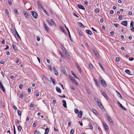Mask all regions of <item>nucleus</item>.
Listing matches in <instances>:
<instances>
[{
    "label": "nucleus",
    "mask_w": 134,
    "mask_h": 134,
    "mask_svg": "<svg viewBox=\"0 0 134 134\" xmlns=\"http://www.w3.org/2000/svg\"><path fill=\"white\" fill-rule=\"evenodd\" d=\"M12 32L13 35L17 39H19V38H20L19 35L15 29H13Z\"/></svg>",
    "instance_id": "1"
},
{
    "label": "nucleus",
    "mask_w": 134,
    "mask_h": 134,
    "mask_svg": "<svg viewBox=\"0 0 134 134\" xmlns=\"http://www.w3.org/2000/svg\"><path fill=\"white\" fill-rule=\"evenodd\" d=\"M30 12L34 18L36 19L37 18L38 14L36 12L34 11H31Z\"/></svg>",
    "instance_id": "2"
},
{
    "label": "nucleus",
    "mask_w": 134,
    "mask_h": 134,
    "mask_svg": "<svg viewBox=\"0 0 134 134\" xmlns=\"http://www.w3.org/2000/svg\"><path fill=\"white\" fill-rule=\"evenodd\" d=\"M69 77L72 81L74 83L76 84V85L77 84V83L76 81L72 76L70 75L69 76Z\"/></svg>",
    "instance_id": "3"
},
{
    "label": "nucleus",
    "mask_w": 134,
    "mask_h": 134,
    "mask_svg": "<svg viewBox=\"0 0 134 134\" xmlns=\"http://www.w3.org/2000/svg\"><path fill=\"white\" fill-rule=\"evenodd\" d=\"M47 21L48 24L51 26H52L53 25H54L55 24V22L52 19H51V22L48 20H47Z\"/></svg>",
    "instance_id": "4"
},
{
    "label": "nucleus",
    "mask_w": 134,
    "mask_h": 134,
    "mask_svg": "<svg viewBox=\"0 0 134 134\" xmlns=\"http://www.w3.org/2000/svg\"><path fill=\"white\" fill-rule=\"evenodd\" d=\"M100 81L101 82L102 85L104 87H106L107 85L105 81L103 79H102Z\"/></svg>",
    "instance_id": "5"
},
{
    "label": "nucleus",
    "mask_w": 134,
    "mask_h": 134,
    "mask_svg": "<svg viewBox=\"0 0 134 134\" xmlns=\"http://www.w3.org/2000/svg\"><path fill=\"white\" fill-rule=\"evenodd\" d=\"M37 4L39 8L40 9H41L43 10V9H44V8L39 1H38L37 2Z\"/></svg>",
    "instance_id": "6"
},
{
    "label": "nucleus",
    "mask_w": 134,
    "mask_h": 134,
    "mask_svg": "<svg viewBox=\"0 0 134 134\" xmlns=\"http://www.w3.org/2000/svg\"><path fill=\"white\" fill-rule=\"evenodd\" d=\"M107 118L111 124H113V122L110 116L108 115L107 116Z\"/></svg>",
    "instance_id": "7"
},
{
    "label": "nucleus",
    "mask_w": 134,
    "mask_h": 134,
    "mask_svg": "<svg viewBox=\"0 0 134 134\" xmlns=\"http://www.w3.org/2000/svg\"><path fill=\"white\" fill-rule=\"evenodd\" d=\"M86 31L88 34L90 35H93L92 32L89 30H86Z\"/></svg>",
    "instance_id": "8"
},
{
    "label": "nucleus",
    "mask_w": 134,
    "mask_h": 134,
    "mask_svg": "<svg viewBox=\"0 0 134 134\" xmlns=\"http://www.w3.org/2000/svg\"><path fill=\"white\" fill-rule=\"evenodd\" d=\"M61 70L62 72H63L64 74L66 75V73L65 70L63 67L61 68Z\"/></svg>",
    "instance_id": "9"
},
{
    "label": "nucleus",
    "mask_w": 134,
    "mask_h": 134,
    "mask_svg": "<svg viewBox=\"0 0 134 134\" xmlns=\"http://www.w3.org/2000/svg\"><path fill=\"white\" fill-rule=\"evenodd\" d=\"M127 22L126 21H123L121 23V24L125 26H127Z\"/></svg>",
    "instance_id": "10"
},
{
    "label": "nucleus",
    "mask_w": 134,
    "mask_h": 134,
    "mask_svg": "<svg viewBox=\"0 0 134 134\" xmlns=\"http://www.w3.org/2000/svg\"><path fill=\"white\" fill-rule=\"evenodd\" d=\"M78 7L79 8L85 10V8L81 4H78L77 5Z\"/></svg>",
    "instance_id": "11"
},
{
    "label": "nucleus",
    "mask_w": 134,
    "mask_h": 134,
    "mask_svg": "<svg viewBox=\"0 0 134 134\" xmlns=\"http://www.w3.org/2000/svg\"><path fill=\"white\" fill-rule=\"evenodd\" d=\"M103 127L104 129L105 130H108V127L107 126V125L104 122H103Z\"/></svg>",
    "instance_id": "12"
},
{
    "label": "nucleus",
    "mask_w": 134,
    "mask_h": 134,
    "mask_svg": "<svg viewBox=\"0 0 134 134\" xmlns=\"http://www.w3.org/2000/svg\"><path fill=\"white\" fill-rule=\"evenodd\" d=\"M97 102L98 104L99 107L101 109L103 108V107L101 103L100 102H99L98 101H97Z\"/></svg>",
    "instance_id": "13"
},
{
    "label": "nucleus",
    "mask_w": 134,
    "mask_h": 134,
    "mask_svg": "<svg viewBox=\"0 0 134 134\" xmlns=\"http://www.w3.org/2000/svg\"><path fill=\"white\" fill-rule=\"evenodd\" d=\"M43 26L45 28V30H46V31H48L49 30V28L47 26L46 24L44 23H43Z\"/></svg>",
    "instance_id": "14"
},
{
    "label": "nucleus",
    "mask_w": 134,
    "mask_h": 134,
    "mask_svg": "<svg viewBox=\"0 0 134 134\" xmlns=\"http://www.w3.org/2000/svg\"><path fill=\"white\" fill-rule=\"evenodd\" d=\"M62 50L63 53L66 52V50L64 46L62 45V47L61 48Z\"/></svg>",
    "instance_id": "15"
},
{
    "label": "nucleus",
    "mask_w": 134,
    "mask_h": 134,
    "mask_svg": "<svg viewBox=\"0 0 134 134\" xmlns=\"http://www.w3.org/2000/svg\"><path fill=\"white\" fill-rule=\"evenodd\" d=\"M51 81L52 82L54 85H55L56 84V83L55 80L52 77H50Z\"/></svg>",
    "instance_id": "16"
},
{
    "label": "nucleus",
    "mask_w": 134,
    "mask_h": 134,
    "mask_svg": "<svg viewBox=\"0 0 134 134\" xmlns=\"http://www.w3.org/2000/svg\"><path fill=\"white\" fill-rule=\"evenodd\" d=\"M62 102L63 103V105L64 107L66 108H67L66 101L65 100H63Z\"/></svg>",
    "instance_id": "17"
},
{
    "label": "nucleus",
    "mask_w": 134,
    "mask_h": 134,
    "mask_svg": "<svg viewBox=\"0 0 134 134\" xmlns=\"http://www.w3.org/2000/svg\"><path fill=\"white\" fill-rule=\"evenodd\" d=\"M82 112L81 111H80L78 113V116L80 118H81L82 117Z\"/></svg>",
    "instance_id": "18"
},
{
    "label": "nucleus",
    "mask_w": 134,
    "mask_h": 134,
    "mask_svg": "<svg viewBox=\"0 0 134 134\" xmlns=\"http://www.w3.org/2000/svg\"><path fill=\"white\" fill-rule=\"evenodd\" d=\"M24 15L25 17L27 19H29L30 18L29 15L27 12H26L25 13Z\"/></svg>",
    "instance_id": "19"
},
{
    "label": "nucleus",
    "mask_w": 134,
    "mask_h": 134,
    "mask_svg": "<svg viewBox=\"0 0 134 134\" xmlns=\"http://www.w3.org/2000/svg\"><path fill=\"white\" fill-rule=\"evenodd\" d=\"M101 94L106 98H108V97L107 95L105 94V93L104 92H103L102 91L101 92Z\"/></svg>",
    "instance_id": "20"
},
{
    "label": "nucleus",
    "mask_w": 134,
    "mask_h": 134,
    "mask_svg": "<svg viewBox=\"0 0 134 134\" xmlns=\"http://www.w3.org/2000/svg\"><path fill=\"white\" fill-rule=\"evenodd\" d=\"M56 89L57 92H58L59 93H61L62 92L61 90H60V88L58 87H56Z\"/></svg>",
    "instance_id": "21"
},
{
    "label": "nucleus",
    "mask_w": 134,
    "mask_h": 134,
    "mask_svg": "<svg viewBox=\"0 0 134 134\" xmlns=\"http://www.w3.org/2000/svg\"><path fill=\"white\" fill-rule=\"evenodd\" d=\"M125 72L129 75H132L130 73H131V71L129 70L126 69L125 71Z\"/></svg>",
    "instance_id": "22"
},
{
    "label": "nucleus",
    "mask_w": 134,
    "mask_h": 134,
    "mask_svg": "<svg viewBox=\"0 0 134 134\" xmlns=\"http://www.w3.org/2000/svg\"><path fill=\"white\" fill-rule=\"evenodd\" d=\"M79 25L81 27L84 28L85 27L81 23L78 22Z\"/></svg>",
    "instance_id": "23"
},
{
    "label": "nucleus",
    "mask_w": 134,
    "mask_h": 134,
    "mask_svg": "<svg viewBox=\"0 0 134 134\" xmlns=\"http://www.w3.org/2000/svg\"><path fill=\"white\" fill-rule=\"evenodd\" d=\"M49 130L48 128H46L45 129V132L44 134H48Z\"/></svg>",
    "instance_id": "24"
},
{
    "label": "nucleus",
    "mask_w": 134,
    "mask_h": 134,
    "mask_svg": "<svg viewBox=\"0 0 134 134\" xmlns=\"http://www.w3.org/2000/svg\"><path fill=\"white\" fill-rule=\"evenodd\" d=\"M78 32L79 33V35L80 36H82V32L79 29H78Z\"/></svg>",
    "instance_id": "25"
},
{
    "label": "nucleus",
    "mask_w": 134,
    "mask_h": 134,
    "mask_svg": "<svg viewBox=\"0 0 134 134\" xmlns=\"http://www.w3.org/2000/svg\"><path fill=\"white\" fill-rule=\"evenodd\" d=\"M43 10V11L48 16H49V15L48 13V12H47V11L45 9H44V8Z\"/></svg>",
    "instance_id": "26"
},
{
    "label": "nucleus",
    "mask_w": 134,
    "mask_h": 134,
    "mask_svg": "<svg viewBox=\"0 0 134 134\" xmlns=\"http://www.w3.org/2000/svg\"><path fill=\"white\" fill-rule=\"evenodd\" d=\"M71 73L72 75L74 77L76 78L79 79V78L76 76V75L74 74V72L72 71H71Z\"/></svg>",
    "instance_id": "27"
},
{
    "label": "nucleus",
    "mask_w": 134,
    "mask_h": 134,
    "mask_svg": "<svg viewBox=\"0 0 134 134\" xmlns=\"http://www.w3.org/2000/svg\"><path fill=\"white\" fill-rule=\"evenodd\" d=\"M12 46L13 47V48L16 51L17 50V48L16 47V45H14L13 44V43L12 44Z\"/></svg>",
    "instance_id": "28"
},
{
    "label": "nucleus",
    "mask_w": 134,
    "mask_h": 134,
    "mask_svg": "<svg viewBox=\"0 0 134 134\" xmlns=\"http://www.w3.org/2000/svg\"><path fill=\"white\" fill-rule=\"evenodd\" d=\"M1 88V90L3 92H5V88L3 87V86L2 87H0Z\"/></svg>",
    "instance_id": "29"
},
{
    "label": "nucleus",
    "mask_w": 134,
    "mask_h": 134,
    "mask_svg": "<svg viewBox=\"0 0 134 134\" xmlns=\"http://www.w3.org/2000/svg\"><path fill=\"white\" fill-rule=\"evenodd\" d=\"M59 54L61 55V57H62L64 58H65L64 56L63 55V54L62 53V52L60 51H59Z\"/></svg>",
    "instance_id": "30"
},
{
    "label": "nucleus",
    "mask_w": 134,
    "mask_h": 134,
    "mask_svg": "<svg viewBox=\"0 0 134 134\" xmlns=\"http://www.w3.org/2000/svg\"><path fill=\"white\" fill-rule=\"evenodd\" d=\"M34 134H40V132L38 130L34 131Z\"/></svg>",
    "instance_id": "31"
},
{
    "label": "nucleus",
    "mask_w": 134,
    "mask_h": 134,
    "mask_svg": "<svg viewBox=\"0 0 134 134\" xmlns=\"http://www.w3.org/2000/svg\"><path fill=\"white\" fill-rule=\"evenodd\" d=\"M92 110L93 111V113L95 114H97V115L98 113L96 111V110L94 109H92Z\"/></svg>",
    "instance_id": "32"
},
{
    "label": "nucleus",
    "mask_w": 134,
    "mask_h": 134,
    "mask_svg": "<svg viewBox=\"0 0 134 134\" xmlns=\"http://www.w3.org/2000/svg\"><path fill=\"white\" fill-rule=\"evenodd\" d=\"M117 95H118V96H119V97H120V98L121 99H122V97L121 95L120 94L118 91H117Z\"/></svg>",
    "instance_id": "33"
},
{
    "label": "nucleus",
    "mask_w": 134,
    "mask_h": 134,
    "mask_svg": "<svg viewBox=\"0 0 134 134\" xmlns=\"http://www.w3.org/2000/svg\"><path fill=\"white\" fill-rule=\"evenodd\" d=\"M5 12L7 15L8 17L9 16V12L8 10L7 9H6L5 10Z\"/></svg>",
    "instance_id": "34"
},
{
    "label": "nucleus",
    "mask_w": 134,
    "mask_h": 134,
    "mask_svg": "<svg viewBox=\"0 0 134 134\" xmlns=\"http://www.w3.org/2000/svg\"><path fill=\"white\" fill-rule=\"evenodd\" d=\"M60 28L61 30L63 32H65L66 33V32L65 31L63 27H60Z\"/></svg>",
    "instance_id": "35"
},
{
    "label": "nucleus",
    "mask_w": 134,
    "mask_h": 134,
    "mask_svg": "<svg viewBox=\"0 0 134 134\" xmlns=\"http://www.w3.org/2000/svg\"><path fill=\"white\" fill-rule=\"evenodd\" d=\"M88 126L90 127V128L91 129H93V127L92 125L90 123H89Z\"/></svg>",
    "instance_id": "36"
},
{
    "label": "nucleus",
    "mask_w": 134,
    "mask_h": 134,
    "mask_svg": "<svg viewBox=\"0 0 134 134\" xmlns=\"http://www.w3.org/2000/svg\"><path fill=\"white\" fill-rule=\"evenodd\" d=\"M8 3L11 6L13 4L11 0H8Z\"/></svg>",
    "instance_id": "37"
},
{
    "label": "nucleus",
    "mask_w": 134,
    "mask_h": 134,
    "mask_svg": "<svg viewBox=\"0 0 134 134\" xmlns=\"http://www.w3.org/2000/svg\"><path fill=\"white\" fill-rule=\"evenodd\" d=\"M14 12L17 14L18 15L19 14V13L18 10L16 9H14Z\"/></svg>",
    "instance_id": "38"
},
{
    "label": "nucleus",
    "mask_w": 134,
    "mask_h": 134,
    "mask_svg": "<svg viewBox=\"0 0 134 134\" xmlns=\"http://www.w3.org/2000/svg\"><path fill=\"white\" fill-rule=\"evenodd\" d=\"M18 130L19 131H20L22 129V127L21 126H19L18 127Z\"/></svg>",
    "instance_id": "39"
},
{
    "label": "nucleus",
    "mask_w": 134,
    "mask_h": 134,
    "mask_svg": "<svg viewBox=\"0 0 134 134\" xmlns=\"http://www.w3.org/2000/svg\"><path fill=\"white\" fill-rule=\"evenodd\" d=\"M18 115L19 116H21V111L19 110H18Z\"/></svg>",
    "instance_id": "40"
},
{
    "label": "nucleus",
    "mask_w": 134,
    "mask_h": 134,
    "mask_svg": "<svg viewBox=\"0 0 134 134\" xmlns=\"http://www.w3.org/2000/svg\"><path fill=\"white\" fill-rule=\"evenodd\" d=\"M54 72V74L55 75H56L57 76H58L59 75V74L57 70Z\"/></svg>",
    "instance_id": "41"
},
{
    "label": "nucleus",
    "mask_w": 134,
    "mask_h": 134,
    "mask_svg": "<svg viewBox=\"0 0 134 134\" xmlns=\"http://www.w3.org/2000/svg\"><path fill=\"white\" fill-rule=\"evenodd\" d=\"M89 67L91 69H93V65L91 63H89Z\"/></svg>",
    "instance_id": "42"
},
{
    "label": "nucleus",
    "mask_w": 134,
    "mask_h": 134,
    "mask_svg": "<svg viewBox=\"0 0 134 134\" xmlns=\"http://www.w3.org/2000/svg\"><path fill=\"white\" fill-rule=\"evenodd\" d=\"M99 66H100V67L101 68V69L103 70H104V69L102 67V65L100 63H98Z\"/></svg>",
    "instance_id": "43"
},
{
    "label": "nucleus",
    "mask_w": 134,
    "mask_h": 134,
    "mask_svg": "<svg viewBox=\"0 0 134 134\" xmlns=\"http://www.w3.org/2000/svg\"><path fill=\"white\" fill-rule=\"evenodd\" d=\"M37 125V123L36 122H34L33 125V127H36Z\"/></svg>",
    "instance_id": "44"
},
{
    "label": "nucleus",
    "mask_w": 134,
    "mask_h": 134,
    "mask_svg": "<svg viewBox=\"0 0 134 134\" xmlns=\"http://www.w3.org/2000/svg\"><path fill=\"white\" fill-rule=\"evenodd\" d=\"M75 112L76 114H77L78 113H79V111L78 109H75Z\"/></svg>",
    "instance_id": "45"
},
{
    "label": "nucleus",
    "mask_w": 134,
    "mask_h": 134,
    "mask_svg": "<svg viewBox=\"0 0 134 134\" xmlns=\"http://www.w3.org/2000/svg\"><path fill=\"white\" fill-rule=\"evenodd\" d=\"M94 54H95V55H96V56H97L98 58V52L97 51H94Z\"/></svg>",
    "instance_id": "46"
},
{
    "label": "nucleus",
    "mask_w": 134,
    "mask_h": 134,
    "mask_svg": "<svg viewBox=\"0 0 134 134\" xmlns=\"http://www.w3.org/2000/svg\"><path fill=\"white\" fill-rule=\"evenodd\" d=\"M48 68L51 71L52 70V67L51 66L49 65V66H48Z\"/></svg>",
    "instance_id": "47"
},
{
    "label": "nucleus",
    "mask_w": 134,
    "mask_h": 134,
    "mask_svg": "<svg viewBox=\"0 0 134 134\" xmlns=\"http://www.w3.org/2000/svg\"><path fill=\"white\" fill-rule=\"evenodd\" d=\"M74 132V130L73 129H71L70 131V133L71 134H73Z\"/></svg>",
    "instance_id": "48"
},
{
    "label": "nucleus",
    "mask_w": 134,
    "mask_h": 134,
    "mask_svg": "<svg viewBox=\"0 0 134 134\" xmlns=\"http://www.w3.org/2000/svg\"><path fill=\"white\" fill-rule=\"evenodd\" d=\"M0 63L2 64H4L5 63V62L3 59H2L0 61Z\"/></svg>",
    "instance_id": "49"
},
{
    "label": "nucleus",
    "mask_w": 134,
    "mask_h": 134,
    "mask_svg": "<svg viewBox=\"0 0 134 134\" xmlns=\"http://www.w3.org/2000/svg\"><path fill=\"white\" fill-rule=\"evenodd\" d=\"M114 25L116 27H117L119 25V24H114Z\"/></svg>",
    "instance_id": "50"
},
{
    "label": "nucleus",
    "mask_w": 134,
    "mask_h": 134,
    "mask_svg": "<svg viewBox=\"0 0 134 134\" xmlns=\"http://www.w3.org/2000/svg\"><path fill=\"white\" fill-rule=\"evenodd\" d=\"M133 21H132L130 23V26L131 27H133Z\"/></svg>",
    "instance_id": "51"
},
{
    "label": "nucleus",
    "mask_w": 134,
    "mask_h": 134,
    "mask_svg": "<svg viewBox=\"0 0 134 134\" xmlns=\"http://www.w3.org/2000/svg\"><path fill=\"white\" fill-rule=\"evenodd\" d=\"M59 97L61 98H65V96L64 94H63V96L59 95Z\"/></svg>",
    "instance_id": "52"
},
{
    "label": "nucleus",
    "mask_w": 134,
    "mask_h": 134,
    "mask_svg": "<svg viewBox=\"0 0 134 134\" xmlns=\"http://www.w3.org/2000/svg\"><path fill=\"white\" fill-rule=\"evenodd\" d=\"M31 89L30 88H29L28 89V92L29 94H30L31 92Z\"/></svg>",
    "instance_id": "53"
},
{
    "label": "nucleus",
    "mask_w": 134,
    "mask_h": 134,
    "mask_svg": "<svg viewBox=\"0 0 134 134\" xmlns=\"http://www.w3.org/2000/svg\"><path fill=\"white\" fill-rule=\"evenodd\" d=\"M95 12L96 13H98V12H99V10L98 9H96L95 10Z\"/></svg>",
    "instance_id": "54"
},
{
    "label": "nucleus",
    "mask_w": 134,
    "mask_h": 134,
    "mask_svg": "<svg viewBox=\"0 0 134 134\" xmlns=\"http://www.w3.org/2000/svg\"><path fill=\"white\" fill-rule=\"evenodd\" d=\"M19 88L20 89H22L23 87V85L22 84H20L19 86Z\"/></svg>",
    "instance_id": "55"
},
{
    "label": "nucleus",
    "mask_w": 134,
    "mask_h": 134,
    "mask_svg": "<svg viewBox=\"0 0 134 134\" xmlns=\"http://www.w3.org/2000/svg\"><path fill=\"white\" fill-rule=\"evenodd\" d=\"M37 40L39 41H40V38L38 36H37Z\"/></svg>",
    "instance_id": "56"
},
{
    "label": "nucleus",
    "mask_w": 134,
    "mask_h": 134,
    "mask_svg": "<svg viewBox=\"0 0 134 134\" xmlns=\"http://www.w3.org/2000/svg\"><path fill=\"white\" fill-rule=\"evenodd\" d=\"M23 95L24 94H21L20 96V98H23Z\"/></svg>",
    "instance_id": "57"
},
{
    "label": "nucleus",
    "mask_w": 134,
    "mask_h": 134,
    "mask_svg": "<svg viewBox=\"0 0 134 134\" xmlns=\"http://www.w3.org/2000/svg\"><path fill=\"white\" fill-rule=\"evenodd\" d=\"M116 60L117 62H119L120 60L119 58L118 57H117L116 58Z\"/></svg>",
    "instance_id": "58"
},
{
    "label": "nucleus",
    "mask_w": 134,
    "mask_h": 134,
    "mask_svg": "<svg viewBox=\"0 0 134 134\" xmlns=\"http://www.w3.org/2000/svg\"><path fill=\"white\" fill-rule=\"evenodd\" d=\"M73 15H74L76 17H77V18H79V16L77 15L75 13H73Z\"/></svg>",
    "instance_id": "59"
},
{
    "label": "nucleus",
    "mask_w": 134,
    "mask_h": 134,
    "mask_svg": "<svg viewBox=\"0 0 134 134\" xmlns=\"http://www.w3.org/2000/svg\"><path fill=\"white\" fill-rule=\"evenodd\" d=\"M118 104L119 105V106L120 107H121L122 106V105L121 103H120L119 102H118Z\"/></svg>",
    "instance_id": "60"
},
{
    "label": "nucleus",
    "mask_w": 134,
    "mask_h": 134,
    "mask_svg": "<svg viewBox=\"0 0 134 134\" xmlns=\"http://www.w3.org/2000/svg\"><path fill=\"white\" fill-rule=\"evenodd\" d=\"M121 108L122 109L125 110H126V109L123 106H122Z\"/></svg>",
    "instance_id": "61"
},
{
    "label": "nucleus",
    "mask_w": 134,
    "mask_h": 134,
    "mask_svg": "<svg viewBox=\"0 0 134 134\" xmlns=\"http://www.w3.org/2000/svg\"><path fill=\"white\" fill-rule=\"evenodd\" d=\"M2 82L1 80H0V87L3 86V85L2 84Z\"/></svg>",
    "instance_id": "62"
},
{
    "label": "nucleus",
    "mask_w": 134,
    "mask_h": 134,
    "mask_svg": "<svg viewBox=\"0 0 134 134\" xmlns=\"http://www.w3.org/2000/svg\"><path fill=\"white\" fill-rule=\"evenodd\" d=\"M118 18H119V20H121L122 19V16L120 15L119 16Z\"/></svg>",
    "instance_id": "63"
},
{
    "label": "nucleus",
    "mask_w": 134,
    "mask_h": 134,
    "mask_svg": "<svg viewBox=\"0 0 134 134\" xmlns=\"http://www.w3.org/2000/svg\"><path fill=\"white\" fill-rule=\"evenodd\" d=\"M129 60L130 61H132L133 59V58L132 57L130 58L129 59Z\"/></svg>",
    "instance_id": "64"
}]
</instances>
